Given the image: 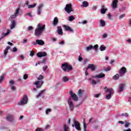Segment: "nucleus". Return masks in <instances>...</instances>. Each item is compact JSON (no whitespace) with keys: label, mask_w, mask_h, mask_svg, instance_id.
Listing matches in <instances>:
<instances>
[{"label":"nucleus","mask_w":131,"mask_h":131,"mask_svg":"<svg viewBox=\"0 0 131 131\" xmlns=\"http://www.w3.org/2000/svg\"><path fill=\"white\" fill-rule=\"evenodd\" d=\"M48 56V54L46 52H40L37 53L38 58H41Z\"/></svg>","instance_id":"obj_13"},{"label":"nucleus","mask_w":131,"mask_h":131,"mask_svg":"<svg viewBox=\"0 0 131 131\" xmlns=\"http://www.w3.org/2000/svg\"><path fill=\"white\" fill-rule=\"evenodd\" d=\"M63 131H69V126L66 124H64L63 125Z\"/></svg>","instance_id":"obj_29"},{"label":"nucleus","mask_w":131,"mask_h":131,"mask_svg":"<svg viewBox=\"0 0 131 131\" xmlns=\"http://www.w3.org/2000/svg\"><path fill=\"white\" fill-rule=\"evenodd\" d=\"M52 112V110H51L50 108H48L46 110V114H49V113H50V112Z\"/></svg>","instance_id":"obj_47"},{"label":"nucleus","mask_w":131,"mask_h":131,"mask_svg":"<svg viewBox=\"0 0 131 131\" xmlns=\"http://www.w3.org/2000/svg\"><path fill=\"white\" fill-rule=\"evenodd\" d=\"M57 33L59 34V35H62L63 34V30L62 29V27L58 26L57 27Z\"/></svg>","instance_id":"obj_20"},{"label":"nucleus","mask_w":131,"mask_h":131,"mask_svg":"<svg viewBox=\"0 0 131 131\" xmlns=\"http://www.w3.org/2000/svg\"><path fill=\"white\" fill-rule=\"evenodd\" d=\"M63 27L65 30V31H69V32H71V33H73L74 32V30L72 29V28L67 25H64L63 26Z\"/></svg>","instance_id":"obj_10"},{"label":"nucleus","mask_w":131,"mask_h":131,"mask_svg":"<svg viewBox=\"0 0 131 131\" xmlns=\"http://www.w3.org/2000/svg\"><path fill=\"white\" fill-rule=\"evenodd\" d=\"M97 67L95 64H90L88 67V69H91V71H95Z\"/></svg>","instance_id":"obj_15"},{"label":"nucleus","mask_w":131,"mask_h":131,"mask_svg":"<svg viewBox=\"0 0 131 131\" xmlns=\"http://www.w3.org/2000/svg\"><path fill=\"white\" fill-rule=\"evenodd\" d=\"M111 69V68L110 67H108L106 69H105V71H110Z\"/></svg>","instance_id":"obj_57"},{"label":"nucleus","mask_w":131,"mask_h":131,"mask_svg":"<svg viewBox=\"0 0 131 131\" xmlns=\"http://www.w3.org/2000/svg\"><path fill=\"white\" fill-rule=\"evenodd\" d=\"M100 50L101 52H103V51H105V50H106V47L104 46L103 45H101L100 47Z\"/></svg>","instance_id":"obj_39"},{"label":"nucleus","mask_w":131,"mask_h":131,"mask_svg":"<svg viewBox=\"0 0 131 131\" xmlns=\"http://www.w3.org/2000/svg\"><path fill=\"white\" fill-rule=\"evenodd\" d=\"M38 81L42 80L45 78V77L43 76L40 75L37 78Z\"/></svg>","instance_id":"obj_40"},{"label":"nucleus","mask_w":131,"mask_h":131,"mask_svg":"<svg viewBox=\"0 0 131 131\" xmlns=\"http://www.w3.org/2000/svg\"><path fill=\"white\" fill-rule=\"evenodd\" d=\"M68 103L69 104V108L71 111H73L74 110V104H73L72 100H71V98L69 99Z\"/></svg>","instance_id":"obj_9"},{"label":"nucleus","mask_w":131,"mask_h":131,"mask_svg":"<svg viewBox=\"0 0 131 131\" xmlns=\"http://www.w3.org/2000/svg\"><path fill=\"white\" fill-rule=\"evenodd\" d=\"M83 93H84L83 90L81 89L79 90L78 92V97H79V98H81V97L83 96Z\"/></svg>","instance_id":"obj_22"},{"label":"nucleus","mask_w":131,"mask_h":131,"mask_svg":"<svg viewBox=\"0 0 131 131\" xmlns=\"http://www.w3.org/2000/svg\"><path fill=\"white\" fill-rule=\"evenodd\" d=\"M11 48L10 46H8L4 51V55L5 56H7L8 55V52H9V49Z\"/></svg>","instance_id":"obj_30"},{"label":"nucleus","mask_w":131,"mask_h":131,"mask_svg":"<svg viewBox=\"0 0 131 131\" xmlns=\"http://www.w3.org/2000/svg\"><path fill=\"white\" fill-rule=\"evenodd\" d=\"M27 78H28V75H27V74H25L24 75V79H25V80H26V79H27Z\"/></svg>","instance_id":"obj_46"},{"label":"nucleus","mask_w":131,"mask_h":131,"mask_svg":"<svg viewBox=\"0 0 131 131\" xmlns=\"http://www.w3.org/2000/svg\"><path fill=\"white\" fill-rule=\"evenodd\" d=\"M75 19V17L73 16V15H71L69 17V21L70 22H72L73 20Z\"/></svg>","instance_id":"obj_37"},{"label":"nucleus","mask_w":131,"mask_h":131,"mask_svg":"<svg viewBox=\"0 0 131 131\" xmlns=\"http://www.w3.org/2000/svg\"><path fill=\"white\" fill-rule=\"evenodd\" d=\"M74 124L75 128H76L77 130H81V128H80V125L79 124V123L76 121V119H74Z\"/></svg>","instance_id":"obj_12"},{"label":"nucleus","mask_w":131,"mask_h":131,"mask_svg":"<svg viewBox=\"0 0 131 131\" xmlns=\"http://www.w3.org/2000/svg\"><path fill=\"white\" fill-rule=\"evenodd\" d=\"M71 97L74 101H78V97H77V95H76V94L73 95Z\"/></svg>","instance_id":"obj_31"},{"label":"nucleus","mask_w":131,"mask_h":131,"mask_svg":"<svg viewBox=\"0 0 131 131\" xmlns=\"http://www.w3.org/2000/svg\"><path fill=\"white\" fill-rule=\"evenodd\" d=\"M93 10H97V6H94L92 7Z\"/></svg>","instance_id":"obj_63"},{"label":"nucleus","mask_w":131,"mask_h":131,"mask_svg":"<svg viewBox=\"0 0 131 131\" xmlns=\"http://www.w3.org/2000/svg\"><path fill=\"white\" fill-rule=\"evenodd\" d=\"M93 78H104L105 77V74H103V73H101L98 75H96L93 76Z\"/></svg>","instance_id":"obj_14"},{"label":"nucleus","mask_w":131,"mask_h":131,"mask_svg":"<svg viewBox=\"0 0 131 131\" xmlns=\"http://www.w3.org/2000/svg\"><path fill=\"white\" fill-rule=\"evenodd\" d=\"M124 86H125V84H120L119 85V88L118 89V93H121V92H123V89H124Z\"/></svg>","instance_id":"obj_16"},{"label":"nucleus","mask_w":131,"mask_h":131,"mask_svg":"<svg viewBox=\"0 0 131 131\" xmlns=\"http://www.w3.org/2000/svg\"><path fill=\"white\" fill-rule=\"evenodd\" d=\"M43 81L40 80V81H36L34 84L36 85V89H40L41 86H42V85L43 84Z\"/></svg>","instance_id":"obj_8"},{"label":"nucleus","mask_w":131,"mask_h":131,"mask_svg":"<svg viewBox=\"0 0 131 131\" xmlns=\"http://www.w3.org/2000/svg\"><path fill=\"white\" fill-rule=\"evenodd\" d=\"M82 60H83V58H82V57H81V54H80L78 57V61H79V62H81Z\"/></svg>","instance_id":"obj_45"},{"label":"nucleus","mask_w":131,"mask_h":131,"mask_svg":"<svg viewBox=\"0 0 131 131\" xmlns=\"http://www.w3.org/2000/svg\"><path fill=\"white\" fill-rule=\"evenodd\" d=\"M46 29V25L42 24H38L37 25V27L35 30V35L37 37H39L41 35L43 30Z\"/></svg>","instance_id":"obj_1"},{"label":"nucleus","mask_w":131,"mask_h":131,"mask_svg":"<svg viewBox=\"0 0 131 131\" xmlns=\"http://www.w3.org/2000/svg\"><path fill=\"white\" fill-rule=\"evenodd\" d=\"M25 5L28 6H28H29V1H26L25 2Z\"/></svg>","instance_id":"obj_58"},{"label":"nucleus","mask_w":131,"mask_h":131,"mask_svg":"<svg viewBox=\"0 0 131 131\" xmlns=\"http://www.w3.org/2000/svg\"><path fill=\"white\" fill-rule=\"evenodd\" d=\"M36 5H37V4L36 3H34L33 5H28V9H31V8H35V7H36Z\"/></svg>","instance_id":"obj_38"},{"label":"nucleus","mask_w":131,"mask_h":131,"mask_svg":"<svg viewBox=\"0 0 131 131\" xmlns=\"http://www.w3.org/2000/svg\"><path fill=\"white\" fill-rule=\"evenodd\" d=\"M70 94H71V97L72 96V95H75V94L73 93V92H72V91H70Z\"/></svg>","instance_id":"obj_61"},{"label":"nucleus","mask_w":131,"mask_h":131,"mask_svg":"<svg viewBox=\"0 0 131 131\" xmlns=\"http://www.w3.org/2000/svg\"><path fill=\"white\" fill-rule=\"evenodd\" d=\"M129 125H130V123L127 122H125V127H128Z\"/></svg>","instance_id":"obj_43"},{"label":"nucleus","mask_w":131,"mask_h":131,"mask_svg":"<svg viewBox=\"0 0 131 131\" xmlns=\"http://www.w3.org/2000/svg\"><path fill=\"white\" fill-rule=\"evenodd\" d=\"M126 73V68L125 67H122L119 71L120 76H123Z\"/></svg>","instance_id":"obj_7"},{"label":"nucleus","mask_w":131,"mask_h":131,"mask_svg":"<svg viewBox=\"0 0 131 131\" xmlns=\"http://www.w3.org/2000/svg\"><path fill=\"white\" fill-rule=\"evenodd\" d=\"M17 49L16 47L13 48V52H14V53H16V52H17Z\"/></svg>","instance_id":"obj_56"},{"label":"nucleus","mask_w":131,"mask_h":131,"mask_svg":"<svg viewBox=\"0 0 131 131\" xmlns=\"http://www.w3.org/2000/svg\"><path fill=\"white\" fill-rule=\"evenodd\" d=\"M36 43H37V45H39V46H43V45H45V41H43V40L41 39L40 40L36 39Z\"/></svg>","instance_id":"obj_21"},{"label":"nucleus","mask_w":131,"mask_h":131,"mask_svg":"<svg viewBox=\"0 0 131 131\" xmlns=\"http://www.w3.org/2000/svg\"><path fill=\"white\" fill-rule=\"evenodd\" d=\"M123 131H131V129L130 128H128L127 129L123 130Z\"/></svg>","instance_id":"obj_64"},{"label":"nucleus","mask_w":131,"mask_h":131,"mask_svg":"<svg viewBox=\"0 0 131 131\" xmlns=\"http://www.w3.org/2000/svg\"><path fill=\"white\" fill-rule=\"evenodd\" d=\"M9 33V32H7V33H4L2 34V36L0 37V40H2V39H3L5 37V36H7V35H8Z\"/></svg>","instance_id":"obj_36"},{"label":"nucleus","mask_w":131,"mask_h":131,"mask_svg":"<svg viewBox=\"0 0 131 131\" xmlns=\"http://www.w3.org/2000/svg\"><path fill=\"white\" fill-rule=\"evenodd\" d=\"M59 45H64V42L63 40H62L61 42H59Z\"/></svg>","instance_id":"obj_62"},{"label":"nucleus","mask_w":131,"mask_h":131,"mask_svg":"<svg viewBox=\"0 0 131 131\" xmlns=\"http://www.w3.org/2000/svg\"><path fill=\"white\" fill-rule=\"evenodd\" d=\"M33 29V27L32 26H29L28 27V30H32Z\"/></svg>","instance_id":"obj_60"},{"label":"nucleus","mask_w":131,"mask_h":131,"mask_svg":"<svg viewBox=\"0 0 131 131\" xmlns=\"http://www.w3.org/2000/svg\"><path fill=\"white\" fill-rule=\"evenodd\" d=\"M99 23L101 27H105V26H106V23L105 22V20L101 19L100 20Z\"/></svg>","instance_id":"obj_24"},{"label":"nucleus","mask_w":131,"mask_h":131,"mask_svg":"<svg viewBox=\"0 0 131 131\" xmlns=\"http://www.w3.org/2000/svg\"><path fill=\"white\" fill-rule=\"evenodd\" d=\"M100 96H101V94L100 93H98L97 94H95L94 95L95 98H99L100 97Z\"/></svg>","instance_id":"obj_48"},{"label":"nucleus","mask_w":131,"mask_h":131,"mask_svg":"<svg viewBox=\"0 0 131 131\" xmlns=\"http://www.w3.org/2000/svg\"><path fill=\"white\" fill-rule=\"evenodd\" d=\"M107 35L106 33H105L103 35L102 37H103V38H106V37H107Z\"/></svg>","instance_id":"obj_59"},{"label":"nucleus","mask_w":131,"mask_h":131,"mask_svg":"<svg viewBox=\"0 0 131 131\" xmlns=\"http://www.w3.org/2000/svg\"><path fill=\"white\" fill-rule=\"evenodd\" d=\"M106 93H108L107 95H106L105 97V99L106 100H110L111 98H112V95L114 94V90L112 88H107L105 91Z\"/></svg>","instance_id":"obj_2"},{"label":"nucleus","mask_w":131,"mask_h":131,"mask_svg":"<svg viewBox=\"0 0 131 131\" xmlns=\"http://www.w3.org/2000/svg\"><path fill=\"white\" fill-rule=\"evenodd\" d=\"M64 10L66 12L68 13V14H70L71 12H73V8H72V4H67L66 7L64 8Z\"/></svg>","instance_id":"obj_4"},{"label":"nucleus","mask_w":131,"mask_h":131,"mask_svg":"<svg viewBox=\"0 0 131 131\" xmlns=\"http://www.w3.org/2000/svg\"><path fill=\"white\" fill-rule=\"evenodd\" d=\"M99 48V45H95L94 46L90 45L86 48V52H89L91 50H95V51H98V48Z\"/></svg>","instance_id":"obj_5"},{"label":"nucleus","mask_w":131,"mask_h":131,"mask_svg":"<svg viewBox=\"0 0 131 131\" xmlns=\"http://www.w3.org/2000/svg\"><path fill=\"white\" fill-rule=\"evenodd\" d=\"M125 16V14H122L120 15L119 19H122V18H123Z\"/></svg>","instance_id":"obj_49"},{"label":"nucleus","mask_w":131,"mask_h":131,"mask_svg":"<svg viewBox=\"0 0 131 131\" xmlns=\"http://www.w3.org/2000/svg\"><path fill=\"white\" fill-rule=\"evenodd\" d=\"M27 38H25L23 40V43H27Z\"/></svg>","instance_id":"obj_51"},{"label":"nucleus","mask_w":131,"mask_h":131,"mask_svg":"<svg viewBox=\"0 0 131 131\" xmlns=\"http://www.w3.org/2000/svg\"><path fill=\"white\" fill-rule=\"evenodd\" d=\"M108 11V9L106 8L105 5L103 4L101 6L100 13L101 14H106V12Z\"/></svg>","instance_id":"obj_11"},{"label":"nucleus","mask_w":131,"mask_h":131,"mask_svg":"<svg viewBox=\"0 0 131 131\" xmlns=\"http://www.w3.org/2000/svg\"><path fill=\"white\" fill-rule=\"evenodd\" d=\"M117 3H118V0H113L112 5L113 9H116L117 8Z\"/></svg>","instance_id":"obj_19"},{"label":"nucleus","mask_w":131,"mask_h":131,"mask_svg":"<svg viewBox=\"0 0 131 131\" xmlns=\"http://www.w3.org/2000/svg\"><path fill=\"white\" fill-rule=\"evenodd\" d=\"M9 83H10V85H14V82L13 80L10 81Z\"/></svg>","instance_id":"obj_53"},{"label":"nucleus","mask_w":131,"mask_h":131,"mask_svg":"<svg viewBox=\"0 0 131 131\" xmlns=\"http://www.w3.org/2000/svg\"><path fill=\"white\" fill-rule=\"evenodd\" d=\"M83 129L84 131H86V124L85 123V118H83Z\"/></svg>","instance_id":"obj_32"},{"label":"nucleus","mask_w":131,"mask_h":131,"mask_svg":"<svg viewBox=\"0 0 131 131\" xmlns=\"http://www.w3.org/2000/svg\"><path fill=\"white\" fill-rule=\"evenodd\" d=\"M107 16H108V18L109 20H111V17H112V16H111V14L108 13L107 14Z\"/></svg>","instance_id":"obj_52"},{"label":"nucleus","mask_w":131,"mask_h":131,"mask_svg":"<svg viewBox=\"0 0 131 131\" xmlns=\"http://www.w3.org/2000/svg\"><path fill=\"white\" fill-rule=\"evenodd\" d=\"M45 93H46V90H43L40 91L39 93L38 94V95L36 96V98H39V97H40V96H41L42 94H45Z\"/></svg>","instance_id":"obj_27"},{"label":"nucleus","mask_w":131,"mask_h":131,"mask_svg":"<svg viewBox=\"0 0 131 131\" xmlns=\"http://www.w3.org/2000/svg\"><path fill=\"white\" fill-rule=\"evenodd\" d=\"M28 98H27V96L25 95L23 98L18 102V105H23L25 104H27V101Z\"/></svg>","instance_id":"obj_6"},{"label":"nucleus","mask_w":131,"mask_h":131,"mask_svg":"<svg viewBox=\"0 0 131 131\" xmlns=\"http://www.w3.org/2000/svg\"><path fill=\"white\" fill-rule=\"evenodd\" d=\"M58 23H59V19H58V17H55L53 21V25L54 26H57V25H58Z\"/></svg>","instance_id":"obj_23"},{"label":"nucleus","mask_w":131,"mask_h":131,"mask_svg":"<svg viewBox=\"0 0 131 131\" xmlns=\"http://www.w3.org/2000/svg\"><path fill=\"white\" fill-rule=\"evenodd\" d=\"M100 80H97V81L93 79L92 80V84H97V83H100Z\"/></svg>","instance_id":"obj_33"},{"label":"nucleus","mask_w":131,"mask_h":131,"mask_svg":"<svg viewBox=\"0 0 131 131\" xmlns=\"http://www.w3.org/2000/svg\"><path fill=\"white\" fill-rule=\"evenodd\" d=\"M10 88L12 91H16V87L13 85H10Z\"/></svg>","instance_id":"obj_44"},{"label":"nucleus","mask_w":131,"mask_h":131,"mask_svg":"<svg viewBox=\"0 0 131 131\" xmlns=\"http://www.w3.org/2000/svg\"><path fill=\"white\" fill-rule=\"evenodd\" d=\"M61 68L63 71H71L73 69L72 66L66 63L62 64Z\"/></svg>","instance_id":"obj_3"},{"label":"nucleus","mask_w":131,"mask_h":131,"mask_svg":"<svg viewBox=\"0 0 131 131\" xmlns=\"http://www.w3.org/2000/svg\"><path fill=\"white\" fill-rule=\"evenodd\" d=\"M7 119L8 121H13L14 120V116L9 115L7 117Z\"/></svg>","instance_id":"obj_25"},{"label":"nucleus","mask_w":131,"mask_h":131,"mask_svg":"<svg viewBox=\"0 0 131 131\" xmlns=\"http://www.w3.org/2000/svg\"><path fill=\"white\" fill-rule=\"evenodd\" d=\"M19 10L20 9L19 8L17 9L15 11V13L13 15H12L11 16V18H12V19L16 18L18 16V14H19Z\"/></svg>","instance_id":"obj_18"},{"label":"nucleus","mask_w":131,"mask_h":131,"mask_svg":"<svg viewBox=\"0 0 131 131\" xmlns=\"http://www.w3.org/2000/svg\"><path fill=\"white\" fill-rule=\"evenodd\" d=\"M15 26H16V21H15V20L11 21L10 29H13V28H15Z\"/></svg>","instance_id":"obj_26"},{"label":"nucleus","mask_w":131,"mask_h":131,"mask_svg":"<svg viewBox=\"0 0 131 131\" xmlns=\"http://www.w3.org/2000/svg\"><path fill=\"white\" fill-rule=\"evenodd\" d=\"M30 56L31 57H33V56H34V52L33 51H31V53L30 54Z\"/></svg>","instance_id":"obj_50"},{"label":"nucleus","mask_w":131,"mask_h":131,"mask_svg":"<svg viewBox=\"0 0 131 131\" xmlns=\"http://www.w3.org/2000/svg\"><path fill=\"white\" fill-rule=\"evenodd\" d=\"M119 74H116L115 76L113 77V78L115 80H117V79H119Z\"/></svg>","instance_id":"obj_35"},{"label":"nucleus","mask_w":131,"mask_h":131,"mask_svg":"<svg viewBox=\"0 0 131 131\" xmlns=\"http://www.w3.org/2000/svg\"><path fill=\"white\" fill-rule=\"evenodd\" d=\"M82 6L84 8H87V7H89V3H88L86 1H84L82 2Z\"/></svg>","instance_id":"obj_34"},{"label":"nucleus","mask_w":131,"mask_h":131,"mask_svg":"<svg viewBox=\"0 0 131 131\" xmlns=\"http://www.w3.org/2000/svg\"><path fill=\"white\" fill-rule=\"evenodd\" d=\"M42 68L43 71H46L47 70V69L48 68V67L47 66H45L44 67H43Z\"/></svg>","instance_id":"obj_54"},{"label":"nucleus","mask_w":131,"mask_h":131,"mask_svg":"<svg viewBox=\"0 0 131 131\" xmlns=\"http://www.w3.org/2000/svg\"><path fill=\"white\" fill-rule=\"evenodd\" d=\"M62 80L64 82H66V81H68V80H69V78L67 76H64L62 77Z\"/></svg>","instance_id":"obj_41"},{"label":"nucleus","mask_w":131,"mask_h":131,"mask_svg":"<svg viewBox=\"0 0 131 131\" xmlns=\"http://www.w3.org/2000/svg\"><path fill=\"white\" fill-rule=\"evenodd\" d=\"M43 7V4H40L39 5L37 10V15H40V14H41V8H42Z\"/></svg>","instance_id":"obj_17"},{"label":"nucleus","mask_w":131,"mask_h":131,"mask_svg":"<svg viewBox=\"0 0 131 131\" xmlns=\"http://www.w3.org/2000/svg\"><path fill=\"white\" fill-rule=\"evenodd\" d=\"M45 93H46V90H43L40 91L39 93L38 94V95L36 96V98H39V97H40V96H41L42 94H45Z\"/></svg>","instance_id":"obj_28"},{"label":"nucleus","mask_w":131,"mask_h":131,"mask_svg":"<svg viewBox=\"0 0 131 131\" xmlns=\"http://www.w3.org/2000/svg\"><path fill=\"white\" fill-rule=\"evenodd\" d=\"M35 131H43V129H42L40 128H37Z\"/></svg>","instance_id":"obj_55"},{"label":"nucleus","mask_w":131,"mask_h":131,"mask_svg":"<svg viewBox=\"0 0 131 131\" xmlns=\"http://www.w3.org/2000/svg\"><path fill=\"white\" fill-rule=\"evenodd\" d=\"M4 78H5V75H2L0 77V83H1V82H2V81H3V80H4Z\"/></svg>","instance_id":"obj_42"}]
</instances>
